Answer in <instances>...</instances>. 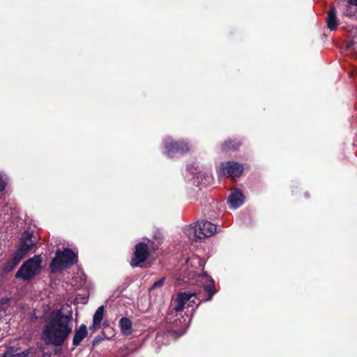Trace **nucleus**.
I'll return each mask as SVG.
<instances>
[{"instance_id":"nucleus-1","label":"nucleus","mask_w":357,"mask_h":357,"mask_svg":"<svg viewBox=\"0 0 357 357\" xmlns=\"http://www.w3.org/2000/svg\"><path fill=\"white\" fill-rule=\"evenodd\" d=\"M73 331V316L64 314L61 309L51 312L43 331L42 340L46 345L61 347Z\"/></svg>"},{"instance_id":"nucleus-2","label":"nucleus","mask_w":357,"mask_h":357,"mask_svg":"<svg viewBox=\"0 0 357 357\" xmlns=\"http://www.w3.org/2000/svg\"><path fill=\"white\" fill-rule=\"evenodd\" d=\"M77 260V255L71 249H58L50 264V271L52 273H61L65 268L76 264Z\"/></svg>"},{"instance_id":"nucleus-3","label":"nucleus","mask_w":357,"mask_h":357,"mask_svg":"<svg viewBox=\"0 0 357 357\" xmlns=\"http://www.w3.org/2000/svg\"><path fill=\"white\" fill-rule=\"evenodd\" d=\"M42 257L40 255L24 261L15 273L16 278H21L24 281L31 280L41 271Z\"/></svg>"},{"instance_id":"nucleus-4","label":"nucleus","mask_w":357,"mask_h":357,"mask_svg":"<svg viewBox=\"0 0 357 357\" xmlns=\"http://www.w3.org/2000/svg\"><path fill=\"white\" fill-rule=\"evenodd\" d=\"M204 301L202 293H192L190 291L180 292L176 294V297L174 301V307L172 310L176 312L183 310L184 307L187 305L188 307L199 306V305Z\"/></svg>"},{"instance_id":"nucleus-5","label":"nucleus","mask_w":357,"mask_h":357,"mask_svg":"<svg viewBox=\"0 0 357 357\" xmlns=\"http://www.w3.org/2000/svg\"><path fill=\"white\" fill-rule=\"evenodd\" d=\"M164 147L169 158H174L176 153L185 154L190 151L188 143L184 140H174L167 137L163 141Z\"/></svg>"},{"instance_id":"nucleus-6","label":"nucleus","mask_w":357,"mask_h":357,"mask_svg":"<svg viewBox=\"0 0 357 357\" xmlns=\"http://www.w3.org/2000/svg\"><path fill=\"white\" fill-rule=\"evenodd\" d=\"M149 255L148 244L144 242L137 243L135 246V251L130 261V265L133 268H142Z\"/></svg>"},{"instance_id":"nucleus-7","label":"nucleus","mask_w":357,"mask_h":357,"mask_svg":"<svg viewBox=\"0 0 357 357\" xmlns=\"http://www.w3.org/2000/svg\"><path fill=\"white\" fill-rule=\"evenodd\" d=\"M222 174L232 179L239 178L243 173V166L235 161H227L222 162L220 165Z\"/></svg>"},{"instance_id":"nucleus-8","label":"nucleus","mask_w":357,"mask_h":357,"mask_svg":"<svg viewBox=\"0 0 357 357\" xmlns=\"http://www.w3.org/2000/svg\"><path fill=\"white\" fill-rule=\"evenodd\" d=\"M33 236V233L28 231H25L22 233L20 239V245L15 252V253L22 259H23L36 245V243H34L32 239Z\"/></svg>"},{"instance_id":"nucleus-9","label":"nucleus","mask_w":357,"mask_h":357,"mask_svg":"<svg viewBox=\"0 0 357 357\" xmlns=\"http://www.w3.org/2000/svg\"><path fill=\"white\" fill-rule=\"evenodd\" d=\"M244 200V195L240 190L235 189L228 197V203L232 208L240 207Z\"/></svg>"},{"instance_id":"nucleus-10","label":"nucleus","mask_w":357,"mask_h":357,"mask_svg":"<svg viewBox=\"0 0 357 357\" xmlns=\"http://www.w3.org/2000/svg\"><path fill=\"white\" fill-rule=\"evenodd\" d=\"M199 229L200 234H203L204 237H208L216 232L217 227L211 222L204 220L199 223Z\"/></svg>"},{"instance_id":"nucleus-11","label":"nucleus","mask_w":357,"mask_h":357,"mask_svg":"<svg viewBox=\"0 0 357 357\" xmlns=\"http://www.w3.org/2000/svg\"><path fill=\"white\" fill-rule=\"evenodd\" d=\"M241 141L238 139H228L221 145L222 152L235 151L239 149L241 146Z\"/></svg>"},{"instance_id":"nucleus-12","label":"nucleus","mask_w":357,"mask_h":357,"mask_svg":"<svg viewBox=\"0 0 357 357\" xmlns=\"http://www.w3.org/2000/svg\"><path fill=\"white\" fill-rule=\"evenodd\" d=\"M87 328L84 324H81L79 327L75 331V335L73 339V346H78L82 341L87 336Z\"/></svg>"},{"instance_id":"nucleus-13","label":"nucleus","mask_w":357,"mask_h":357,"mask_svg":"<svg viewBox=\"0 0 357 357\" xmlns=\"http://www.w3.org/2000/svg\"><path fill=\"white\" fill-rule=\"evenodd\" d=\"M203 290L205 293L204 294H202V296L204 298V301H211L216 293L213 280L211 278L207 283L204 284L203 285Z\"/></svg>"},{"instance_id":"nucleus-14","label":"nucleus","mask_w":357,"mask_h":357,"mask_svg":"<svg viewBox=\"0 0 357 357\" xmlns=\"http://www.w3.org/2000/svg\"><path fill=\"white\" fill-rule=\"evenodd\" d=\"M326 24L328 28L331 31H335L337 27V19L336 16V10L334 7L330 8L327 13Z\"/></svg>"},{"instance_id":"nucleus-15","label":"nucleus","mask_w":357,"mask_h":357,"mask_svg":"<svg viewBox=\"0 0 357 357\" xmlns=\"http://www.w3.org/2000/svg\"><path fill=\"white\" fill-rule=\"evenodd\" d=\"M22 259L17 255L15 252L12 257L8 260L6 264L3 267V271L5 273H9L12 271L20 263Z\"/></svg>"},{"instance_id":"nucleus-16","label":"nucleus","mask_w":357,"mask_h":357,"mask_svg":"<svg viewBox=\"0 0 357 357\" xmlns=\"http://www.w3.org/2000/svg\"><path fill=\"white\" fill-rule=\"evenodd\" d=\"M119 327L121 333L125 335H129L132 332V321L127 317H122L119 321Z\"/></svg>"},{"instance_id":"nucleus-17","label":"nucleus","mask_w":357,"mask_h":357,"mask_svg":"<svg viewBox=\"0 0 357 357\" xmlns=\"http://www.w3.org/2000/svg\"><path fill=\"white\" fill-rule=\"evenodd\" d=\"M155 241H149L146 244L149 245V254L154 252L158 250L160 245L162 244V239L160 236H154Z\"/></svg>"},{"instance_id":"nucleus-18","label":"nucleus","mask_w":357,"mask_h":357,"mask_svg":"<svg viewBox=\"0 0 357 357\" xmlns=\"http://www.w3.org/2000/svg\"><path fill=\"white\" fill-rule=\"evenodd\" d=\"M104 310L105 307L103 305L100 306L96 311L95 312V314H93V321H94V325H100L102 319H103V314H104Z\"/></svg>"},{"instance_id":"nucleus-19","label":"nucleus","mask_w":357,"mask_h":357,"mask_svg":"<svg viewBox=\"0 0 357 357\" xmlns=\"http://www.w3.org/2000/svg\"><path fill=\"white\" fill-rule=\"evenodd\" d=\"M165 278H162L158 280L155 281L151 286V289H155L159 287H161L165 282Z\"/></svg>"},{"instance_id":"nucleus-20","label":"nucleus","mask_w":357,"mask_h":357,"mask_svg":"<svg viewBox=\"0 0 357 357\" xmlns=\"http://www.w3.org/2000/svg\"><path fill=\"white\" fill-rule=\"evenodd\" d=\"M10 302V298H8V297H2L0 299V304L1 305H8V304H9Z\"/></svg>"},{"instance_id":"nucleus-21","label":"nucleus","mask_w":357,"mask_h":357,"mask_svg":"<svg viewBox=\"0 0 357 357\" xmlns=\"http://www.w3.org/2000/svg\"><path fill=\"white\" fill-rule=\"evenodd\" d=\"M103 340L102 337H101L100 335L98 336H96L93 340V342H92V345L94 347V346H96L98 345V344L100 343V342Z\"/></svg>"},{"instance_id":"nucleus-22","label":"nucleus","mask_w":357,"mask_h":357,"mask_svg":"<svg viewBox=\"0 0 357 357\" xmlns=\"http://www.w3.org/2000/svg\"><path fill=\"white\" fill-rule=\"evenodd\" d=\"M6 188V183L0 176V191H3Z\"/></svg>"},{"instance_id":"nucleus-23","label":"nucleus","mask_w":357,"mask_h":357,"mask_svg":"<svg viewBox=\"0 0 357 357\" xmlns=\"http://www.w3.org/2000/svg\"><path fill=\"white\" fill-rule=\"evenodd\" d=\"M99 327H100V325H94V321H93V324H92V326H89V329L95 331Z\"/></svg>"},{"instance_id":"nucleus-24","label":"nucleus","mask_w":357,"mask_h":357,"mask_svg":"<svg viewBox=\"0 0 357 357\" xmlns=\"http://www.w3.org/2000/svg\"><path fill=\"white\" fill-rule=\"evenodd\" d=\"M29 354V352L28 350H26V351H24L22 352H21L19 356L20 357H26Z\"/></svg>"},{"instance_id":"nucleus-25","label":"nucleus","mask_w":357,"mask_h":357,"mask_svg":"<svg viewBox=\"0 0 357 357\" xmlns=\"http://www.w3.org/2000/svg\"><path fill=\"white\" fill-rule=\"evenodd\" d=\"M349 4L357 6V0H347Z\"/></svg>"}]
</instances>
